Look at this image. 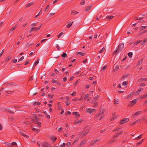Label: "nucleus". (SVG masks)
Here are the masks:
<instances>
[{
    "instance_id": "nucleus-21",
    "label": "nucleus",
    "mask_w": 147,
    "mask_h": 147,
    "mask_svg": "<svg viewBox=\"0 0 147 147\" xmlns=\"http://www.w3.org/2000/svg\"><path fill=\"white\" fill-rule=\"evenodd\" d=\"M83 121L82 119H80L79 120H76L75 121L74 123L76 124H78L80 123L81 122Z\"/></svg>"
},
{
    "instance_id": "nucleus-3",
    "label": "nucleus",
    "mask_w": 147,
    "mask_h": 147,
    "mask_svg": "<svg viewBox=\"0 0 147 147\" xmlns=\"http://www.w3.org/2000/svg\"><path fill=\"white\" fill-rule=\"evenodd\" d=\"M123 133V131H121L118 132L116 133L115 135L113 136V138H115L119 137H121V135Z\"/></svg>"
},
{
    "instance_id": "nucleus-30",
    "label": "nucleus",
    "mask_w": 147,
    "mask_h": 147,
    "mask_svg": "<svg viewBox=\"0 0 147 147\" xmlns=\"http://www.w3.org/2000/svg\"><path fill=\"white\" fill-rule=\"evenodd\" d=\"M143 17H138L137 18L136 20H140V22H143L144 21L143 20H142V19H143Z\"/></svg>"
},
{
    "instance_id": "nucleus-41",
    "label": "nucleus",
    "mask_w": 147,
    "mask_h": 147,
    "mask_svg": "<svg viewBox=\"0 0 147 147\" xmlns=\"http://www.w3.org/2000/svg\"><path fill=\"white\" fill-rule=\"evenodd\" d=\"M90 94H86L85 95L84 98V100H85L89 96Z\"/></svg>"
},
{
    "instance_id": "nucleus-10",
    "label": "nucleus",
    "mask_w": 147,
    "mask_h": 147,
    "mask_svg": "<svg viewBox=\"0 0 147 147\" xmlns=\"http://www.w3.org/2000/svg\"><path fill=\"white\" fill-rule=\"evenodd\" d=\"M5 111H6L9 113H10L12 114H14V112L13 111H11L8 108H6L5 109Z\"/></svg>"
},
{
    "instance_id": "nucleus-39",
    "label": "nucleus",
    "mask_w": 147,
    "mask_h": 147,
    "mask_svg": "<svg viewBox=\"0 0 147 147\" xmlns=\"http://www.w3.org/2000/svg\"><path fill=\"white\" fill-rule=\"evenodd\" d=\"M78 13V12L77 11H73L71 12V14L72 15H74Z\"/></svg>"
},
{
    "instance_id": "nucleus-36",
    "label": "nucleus",
    "mask_w": 147,
    "mask_h": 147,
    "mask_svg": "<svg viewBox=\"0 0 147 147\" xmlns=\"http://www.w3.org/2000/svg\"><path fill=\"white\" fill-rule=\"evenodd\" d=\"M140 121L139 119H138L136 121H135L133 123L131 124V125H135L136 124L137 122H138Z\"/></svg>"
},
{
    "instance_id": "nucleus-20",
    "label": "nucleus",
    "mask_w": 147,
    "mask_h": 147,
    "mask_svg": "<svg viewBox=\"0 0 147 147\" xmlns=\"http://www.w3.org/2000/svg\"><path fill=\"white\" fill-rule=\"evenodd\" d=\"M85 140H83L82 142H81L80 144L78 145V147H81L85 143Z\"/></svg>"
},
{
    "instance_id": "nucleus-51",
    "label": "nucleus",
    "mask_w": 147,
    "mask_h": 147,
    "mask_svg": "<svg viewBox=\"0 0 147 147\" xmlns=\"http://www.w3.org/2000/svg\"><path fill=\"white\" fill-rule=\"evenodd\" d=\"M11 59V57L9 56L7 57L6 59V61L8 62Z\"/></svg>"
},
{
    "instance_id": "nucleus-8",
    "label": "nucleus",
    "mask_w": 147,
    "mask_h": 147,
    "mask_svg": "<svg viewBox=\"0 0 147 147\" xmlns=\"http://www.w3.org/2000/svg\"><path fill=\"white\" fill-rule=\"evenodd\" d=\"M90 131V129H87L86 130V131H85L84 134H83V135L82 136V137H83L84 136H86V134H87Z\"/></svg>"
},
{
    "instance_id": "nucleus-48",
    "label": "nucleus",
    "mask_w": 147,
    "mask_h": 147,
    "mask_svg": "<svg viewBox=\"0 0 147 147\" xmlns=\"http://www.w3.org/2000/svg\"><path fill=\"white\" fill-rule=\"evenodd\" d=\"M147 41V37L145 38L143 41L141 45H142L143 44L145 43Z\"/></svg>"
},
{
    "instance_id": "nucleus-1",
    "label": "nucleus",
    "mask_w": 147,
    "mask_h": 147,
    "mask_svg": "<svg viewBox=\"0 0 147 147\" xmlns=\"http://www.w3.org/2000/svg\"><path fill=\"white\" fill-rule=\"evenodd\" d=\"M124 47V43H123L119 44L118 45V48L113 52V54L114 55L118 52L119 53L121 52L123 50Z\"/></svg>"
},
{
    "instance_id": "nucleus-33",
    "label": "nucleus",
    "mask_w": 147,
    "mask_h": 147,
    "mask_svg": "<svg viewBox=\"0 0 147 147\" xmlns=\"http://www.w3.org/2000/svg\"><path fill=\"white\" fill-rule=\"evenodd\" d=\"M79 139L78 137H76L74 139V142L72 143V144H74L76 143Z\"/></svg>"
},
{
    "instance_id": "nucleus-44",
    "label": "nucleus",
    "mask_w": 147,
    "mask_h": 147,
    "mask_svg": "<svg viewBox=\"0 0 147 147\" xmlns=\"http://www.w3.org/2000/svg\"><path fill=\"white\" fill-rule=\"evenodd\" d=\"M133 94V92L131 93L130 94H129L127 96V98H129L130 97H131L132 95Z\"/></svg>"
},
{
    "instance_id": "nucleus-57",
    "label": "nucleus",
    "mask_w": 147,
    "mask_h": 147,
    "mask_svg": "<svg viewBox=\"0 0 147 147\" xmlns=\"http://www.w3.org/2000/svg\"><path fill=\"white\" fill-rule=\"evenodd\" d=\"M84 3H85V1H84V0H82L81 2H80V4L81 5H84Z\"/></svg>"
},
{
    "instance_id": "nucleus-22",
    "label": "nucleus",
    "mask_w": 147,
    "mask_h": 147,
    "mask_svg": "<svg viewBox=\"0 0 147 147\" xmlns=\"http://www.w3.org/2000/svg\"><path fill=\"white\" fill-rule=\"evenodd\" d=\"M99 97V96L98 95H97L96 96H95L93 98V100H92V102H93L94 101H96V100L98 99Z\"/></svg>"
},
{
    "instance_id": "nucleus-6",
    "label": "nucleus",
    "mask_w": 147,
    "mask_h": 147,
    "mask_svg": "<svg viewBox=\"0 0 147 147\" xmlns=\"http://www.w3.org/2000/svg\"><path fill=\"white\" fill-rule=\"evenodd\" d=\"M43 145L44 147H52L47 142H45Z\"/></svg>"
},
{
    "instance_id": "nucleus-7",
    "label": "nucleus",
    "mask_w": 147,
    "mask_h": 147,
    "mask_svg": "<svg viewBox=\"0 0 147 147\" xmlns=\"http://www.w3.org/2000/svg\"><path fill=\"white\" fill-rule=\"evenodd\" d=\"M116 141L115 139L111 140H109L108 143V144H110L114 143Z\"/></svg>"
},
{
    "instance_id": "nucleus-23",
    "label": "nucleus",
    "mask_w": 147,
    "mask_h": 147,
    "mask_svg": "<svg viewBox=\"0 0 147 147\" xmlns=\"http://www.w3.org/2000/svg\"><path fill=\"white\" fill-rule=\"evenodd\" d=\"M73 23V22H72L70 23H69L67 24H65L66 25V27L67 28H69L72 25Z\"/></svg>"
},
{
    "instance_id": "nucleus-46",
    "label": "nucleus",
    "mask_w": 147,
    "mask_h": 147,
    "mask_svg": "<svg viewBox=\"0 0 147 147\" xmlns=\"http://www.w3.org/2000/svg\"><path fill=\"white\" fill-rule=\"evenodd\" d=\"M142 134L140 135L139 136H138L136 138V139L139 140L140 139H141L142 138Z\"/></svg>"
},
{
    "instance_id": "nucleus-37",
    "label": "nucleus",
    "mask_w": 147,
    "mask_h": 147,
    "mask_svg": "<svg viewBox=\"0 0 147 147\" xmlns=\"http://www.w3.org/2000/svg\"><path fill=\"white\" fill-rule=\"evenodd\" d=\"M143 140H144V139H142V140H141V141H140V142H138L136 144V145L137 146H138V145H140L142 143V142L143 141Z\"/></svg>"
},
{
    "instance_id": "nucleus-60",
    "label": "nucleus",
    "mask_w": 147,
    "mask_h": 147,
    "mask_svg": "<svg viewBox=\"0 0 147 147\" xmlns=\"http://www.w3.org/2000/svg\"><path fill=\"white\" fill-rule=\"evenodd\" d=\"M66 145L65 143H63L59 147H64Z\"/></svg>"
},
{
    "instance_id": "nucleus-52",
    "label": "nucleus",
    "mask_w": 147,
    "mask_h": 147,
    "mask_svg": "<svg viewBox=\"0 0 147 147\" xmlns=\"http://www.w3.org/2000/svg\"><path fill=\"white\" fill-rule=\"evenodd\" d=\"M48 96H49V98H51L52 97H53V96H54V94H48L47 95Z\"/></svg>"
},
{
    "instance_id": "nucleus-5",
    "label": "nucleus",
    "mask_w": 147,
    "mask_h": 147,
    "mask_svg": "<svg viewBox=\"0 0 147 147\" xmlns=\"http://www.w3.org/2000/svg\"><path fill=\"white\" fill-rule=\"evenodd\" d=\"M138 100V99H134L132 101H130V104H129V106L134 105L136 104V102Z\"/></svg>"
},
{
    "instance_id": "nucleus-9",
    "label": "nucleus",
    "mask_w": 147,
    "mask_h": 147,
    "mask_svg": "<svg viewBox=\"0 0 147 147\" xmlns=\"http://www.w3.org/2000/svg\"><path fill=\"white\" fill-rule=\"evenodd\" d=\"M20 133L22 135L25 137H26V138H28L29 137V136L24 134V132L23 131H20Z\"/></svg>"
},
{
    "instance_id": "nucleus-25",
    "label": "nucleus",
    "mask_w": 147,
    "mask_h": 147,
    "mask_svg": "<svg viewBox=\"0 0 147 147\" xmlns=\"http://www.w3.org/2000/svg\"><path fill=\"white\" fill-rule=\"evenodd\" d=\"M35 123L38 125L39 127H41L40 125L41 123L40 122H39L38 121V120H37L35 121Z\"/></svg>"
},
{
    "instance_id": "nucleus-11",
    "label": "nucleus",
    "mask_w": 147,
    "mask_h": 147,
    "mask_svg": "<svg viewBox=\"0 0 147 147\" xmlns=\"http://www.w3.org/2000/svg\"><path fill=\"white\" fill-rule=\"evenodd\" d=\"M129 76V74H126L125 75H123L122 77L121 80H123L124 79L126 78L128 76Z\"/></svg>"
},
{
    "instance_id": "nucleus-38",
    "label": "nucleus",
    "mask_w": 147,
    "mask_h": 147,
    "mask_svg": "<svg viewBox=\"0 0 147 147\" xmlns=\"http://www.w3.org/2000/svg\"><path fill=\"white\" fill-rule=\"evenodd\" d=\"M114 102H115V103L116 104H118L119 103V100L118 99H117V98H116V99H115V100H114Z\"/></svg>"
},
{
    "instance_id": "nucleus-42",
    "label": "nucleus",
    "mask_w": 147,
    "mask_h": 147,
    "mask_svg": "<svg viewBox=\"0 0 147 147\" xmlns=\"http://www.w3.org/2000/svg\"><path fill=\"white\" fill-rule=\"evenodd\" d=\"M32 130L34 131L39 132L40 131V130L39 129L35 128H33L32 129Z\"/></svg>"
},
{
    "instance_id": "nucleus-50",
    "label": "nucleus",
    "mask_w": 147,
    "mask_h": 147,
    "mask_svg": "<svg viewBox=\"0 0 147 147\" xmlns=\"http://www.w3.org/2000/svg\"><path fill=\"white\" fill-rule=\"evenodd\" d=\"M61 56L62 57H65L67 56V54L65 53H63Z\"/></svg>"
},
{
    "instance_id": "nucleus-43",
    "label": "nucleus",
    "mask_w": 147,
    "mask_h": 147,
    "mask_svg": "<svg viewBox=\"0 0 147 147\" xmlns=\"http://www.w3.org/2000/svg\"><path fill=\"white\" fill-rule=\"evenodd\" d=\"M120 128L119 127H118L117 128H116L113 130L112 131L113 132H116L118 131L120 129Z\"/></svg>"
},
{
    "instance_id": "nucleus-63",
    "label": "nucleus",
    "mask_w": 147,
    "mask_h": 147,
    "mask_svg": "<svg viewBox=\"0 0 147 147\" xmlns=\"http://www.w3.org/2000/svg\"><path fill=\"white\" fill-rule=\"evenodd\" d=\"M49 5H48L47 6V7H46V9H45V11H48V9H49Z\"/></svg>"
},
{
    "instance_id": "nucleus-34",
    "label": "nucleus",
    "mask_w": 147,
    "mask_h": 147,
    "mask_svg": "<svg viewBox=\"0 0 147 147\" xmlns=\"http://www.w3.org/2000/svg\"><path fill=\"white\" fill-rule=\"evenodd\" d=\"M15 83L14 82H11V83H9L6 84L7 86H11L13 85H14Z\"/></svg>"
},
{
    "instance_id": "nucleus-4",
    "label": "nucleus",
    "mask_w": 147,
    "mask_h": 147,
    "mask_svg": "<svg viewBox=\"0 0 147 147\" xmlns=\"http://www.w3.org/2000/svg\"><path fill=\"white\" fill-rule=\"evenodd\" d=\"M106 110L105 109H102L98 113L96 114V117H99L101 114L103 113Z\"/></svg>"
},
{
    "instance_id": "nucleus-16",
    "label": "nucleus",
    "mask_w": 147,
    "mask_h": 147,
    "mask_svg": "<svg viewBox=\"0 0 147 147\" xmlns=\"http://www.w3.org/2000/svg\"><path fill=\"white\" fill-rule=\"evenodd\" d=\"M147 80V79L146 78H141L140 79H139L138 80V81L139 82H143V81H146Z\"/></svg>"
},
{
    "instance_id": "nucleus-28",
    "label": "nucleus",
    "mask_w": 147,
    "mask_h": 147,
    "mask_svg": "<svg viewBox=\"0 0 147 147\" xmlns=\"http://www.w3.org/2000/svg\"><path fill=\"white\" fill-rule=\"evenodd\" d=\"M142 112V111H138L136 113H135L133 115H134L136 116L138 115H139L140 113Z\"/></svg>"
},
{
    "instance_id": "nucleus-64",
    "label": "nucleus",
    "mask_w": 147,
    "mask_h": 147,
    "mask_svg": "<svg viewBox=\"0 0 147 147\" xmlns=\"http://www.w3.org/2000/svg\"><path fill=\"white\" fill-rule=\"evenodd\" d=\"M17 60L16 59H13L12 60V62L13 63H16L17 62Z\"/></svg>"
},
{
    "instance_id": "nucleus-13",
    "label": "nucleus",
    "mask_w": 147,
    "mask_h": 147,
    "mask_svg": "<svg viewBox=\"0 0 147 147\" xmlns=\"http://www.w3.org/2000/svg\"><path fill=\"white\" fill-rule=\"evenodd\" d=\"M92 5H91L90 6H89L88 7H86V9L85 10V11L86 12H87L89 10H90L91 9V8L92 7Z\"/></svg>"
},
{
    "instance_id": "nucleus-58",
    "label": "nucleus",
    "mask_w": 147,
    "mask_h": 147,
    "mask_svg": "<svg viewBox=\"0 0 147 147\" xmlns=\"http://www.w3.org/2000/svg\"><path fill=\"white\" fill-rule=\"evenodd\" d=\"M45 117L46 118H47L48 119H49L50 118V116L49 115H48L47 114H46V115H45Z\"/></svg>"
},
{
    "instance_id": "nucleus-54",
    "label": "nucleus",
    "mask_w": 147,
    "mask_h": 147,
    "mask_svg": "<svg viewBox=\"0 0 147 147\" xmlns=\"http://www.w3.org/2000/svg\"><path fill=\"white\" fill-rule=\"evenodd\" d=\"M36 28L34 27V28H31V29H30V32H31L33 30H35V29H36Z\"/></svg>"
},
{
    "instance_id": "nucleus-29",
    "label": "nucleus",
    "mask_w": 147,
    "mask_h": 147,
    "mask_svg": "<svg viewBox=\"0 0 147 147\" xmlns=\"http://www.w3.org/2000/svg\"><path fill=\"white\" fill-rule=\"evenodd\" d=\"M72 113L74 115H75L76 116H77V118L80 116V115H79L78 112H73Z\"/></svg>"
},
{
    "instance_id": "nucleus-53",
    "label": "nucleus",
    "mask_w": 147,
    "mask_h": 147,
    "mask_svg": "<svg viewBox=\"0 0 147 147\" xmlns=\"http://www.w3.org/2000/svg\"><path fill=\"white\" fill-rule=\"evenodd\" d=\"M33 43H27L26 44V46L28 47H30L32 45Z\"/></svg>"
},
{
    "instance_id": "nucleus-14",
    "label": "nucleus",
    "mask_w": 147,
    "mask_h": 147,
    "mask_svg": "<svg viewBox=\"0 0 147 147\" xmlns=\"http://www.w3.org/2000/svg\"><path fill=\"white\" fill-rule=\"evenodd\" d=\"M5 92L7 94H12L14 92V91H8V90H6L5 91Z\"/></svg>"
},
{
    "instance_id": "nucleus-26",
    "label": "nucleus",
    "mask_w": 147,
    "mask_h": 147,
    "mask_svg": "<svg viewBox=\"0 0 147 147\" xmlns=\"http://www.w3.org/2000/svg\"><path fill=\"white\" fill-rule=\"evenodd\" d=\"M143 59H141L138 62L137 64V65L138 66H139L140 65H141L143 62Z\"/></svg>"
},
{
    "instance_id": "nucleus-55",
    "label": "nucleus",
    "mask_w": 147,
    "mask_h": 147,
    "mask_svg": "<svg viewBox=\"0 0 147 147\" xmlns=\"http://www.w3.org/2000/svg\"><path fill=\"white\" fill-rule=\"evenodd\" d=\"M56 47L58 51L60 50V48L58 45L57 44L56 45Z\"/></svg>"
},
{
    "instance_id": "nucleus-32",
    "label": "nucleus",
    "mask_w": 147,
    "mask_h": 147,
    "mask_svg": "<svg viewBox=\"0 0 147 147\" xmlns=\"http://www.w3.org/2000/svg\"><path fill=\"white\" fill-rule=\"evenodd\" d=\"M87 112H88L90 114H91L92 113V110L90 108H88L86 109Z\"/></svg>"
},
{
    "instance_id": "nucleus-59",
    "label": "nucleus",
    "mask_w": 147,
    "mask_h": 147,
    "mask_svg": "<svg viewBox=\"0 0 147 147\" xmlns=\"http://www.w3.org/2000/svg\"><path fill=\"white\" fill-rule=\"evenodd\" d=\"M127 82L125 81V82H123V83H122V85H124V86L126 85H127Z\"/></svg>"
},
{
    "instance_id": "nucleus-19",
    "label": "nucleus",
    "mask_w": 147,
    "mask_h": 147,
    "mask_svg": "<svg viewBox=\"0 0 147 147\" xmlns=\"http://www.w3.org/2000/svg\"><path fill=\"white\" fill-rule=\"evenodd\" d=\"M142 42V40H138V41H136L134 42L133 43L134 45H137L140 42Z\"/></svg>"
},
{
    "instance_id": "nucleus-49",
    "label": "nucleus",
    "mask_w": 147,
    "mask_h": 147,
    "mask_svg": "<svg viewBox=\"0 0 147 147\" xmlns=\"http://www.w3.org/2000/svg\"><path fill=\"white\" fill-rule=\"evenodd\" d=\"M147 27V26H141L140 28V29L141 30H144V29L146 28Z\"/></svg>"
},
{
    "instance_id": "nucleus-56",
    "label": "nucleus",
    "mask_w": 147,
    "mask_h": 147,
    "mask_svg": "<svg viewBox=\"0 0 147 147\" xmlns=\"http://www.w3.org/2000/svg\"><path fill=\"white\" fill-rule=\"evenodd\" d=\"M63 34V33L62 32L60 33L59 35H58L57 36L58 38H59Z\"/></svg>"
},
{
    "instance_id": "nucleus-24",
    "label": "nucleus",
    "mask_w": 147,
    "mask_h": 147,
    "mask_svg": "<svg viewBox=\"0 0 147 147\" xmlns=\"http://www.w3.org/2000/svg\"><path fill=\"white\" fill-rule=\"evenodd\" d=\"M78 54H80V56H83L85 55V53H82L81 52H78L77 53L76 55H78Z\"/></svg>"
},
{
    "instance_id": "nucleus-61",
    "label": "nucleus",
    "mask_w": 147,
    "mask_h": 147,
    "mask_svg": "<svg viewBox=\"0 0 147 147\" xmlns=\"http://www.w3.org/2000/svg\"><path fill=\"white\" fill-rule=\"evenodd\" d=\"M24 58V57L23 56L18 61H20L23 60Z\"/></svg>"
},
{
    "instance_id": "nucleus-2",
    "label": "nucleus",
    "mask_w": 147,
    "mask_h": 147,
    "mask_svg": "<svg viewBox=\"0 0 147 147\" xmlns=\"http://www.w3.org/2000/svg\"><path fill=\"white\" fill-rule=\"evenodd\" d=\"M129 121V119L128 118H125L119 122V124L121 125Z\"/></svg>"
},
{
    "instance_id": "nucleus-31",
    "label": "nucleus",
    "mask_w": 147,
    "mask_h": 147,
    "mask_svg": "<svg viewBox=\"0 0 147 147\" xmlns=\"http://www.w3.org/2000/svg\"><path fill=\"white\" fill-rule=\"evenodd\" d=\"M127 55L129 58H131L132 57L133 53L132 52H129L127 53Z\"/></svg>"
},
{
    "instance_id": "nucleus-15",
    "label": "nucleus",
    "mask_w": 147,
    "mask_h": 147,
    "mask_svg": "<svg viewBox=\"0 0 147 147\" xmlns=\"http://www.w3.org/2000/svg\"><path fill=\"white\" fill-rule=\"evenodd\" d=\"M143 90V89H142L141 88H139L138 90H137L136 92H135V94L136 95H138L140 92L142 90Z\"/></svg>"
},
{
    "instance_id": "nucleus-27",
    "label": "nucleus",
    "mask_w": 147,
    "mask_h": 147,
    "mask_svg": "<svg viewBox=\"0 0 147 147\" xmlns=\"http://www.w3.org/2000/svg\"><path fill=\"white\" fill-rule=\"evenodd\" d=\"M93 102H94V103L93 106V107H96L98 105V102H96V101H94Z\"/></svg>"
},
{
    "instance_id": "nucleus-12",
    "label": "nucleus",
    "mask_w": 147,
    "mask_h": 147,
    "mask_svg": "<svg viewBox=\"0 0 147 147\" xmlns=\"http://www.w3.org/2000/svg\"><path fill=\"white\" fill-rule=\"evenodd\" d=\"M18 26V24H16L11 28L10 30V32H12Z\"/></svg>"
},
{
    "instance_id": "nucleus-35",
    "label": "nucleus",
    "mask_w": 147,
    "mask_h": 147,
    "mask_svg": "<svg viewBox=\"0 0 147 147\" xmlns=\"http://www.w3.org/2000/svg\"><path fill=\"white\" fill-rule=\"evenodd\" d=\"M114 16H107L106 17V18L109 19V20H110L112 18H113Z\"/></svg>"
},
{
    "instance_id": "nucleus-47",
    "label": "nucleus",
    "mask_w": 147,
    "mask_h": 147,
    "mask_svg": "<svg viewBox=\"0 0 147 147\" xmlns=\"http://www.w3.org/2000/svg\"><path fill=\"white\" fill-rule=\"evenodd\" d=\"M95 143V141L94 140L92 141L90 144V146H92Z\"/></svg>"
},
{
    "instance_id": "nucleus-17",
    "label": "nucleus",
    "mask_w": 147,
    "mask_h": 147,
    "mask_svg": "<svg viewBox=\"0 0 147 147\" xmlns=\"http://www.w3.org/2000/svg\"><path fill=\"white\" fill-rule=\"evenodd\" d=\"M33 3H34V2H30L29 3L26 4L25 5V7L26 8H27V7H30V6H31V5H32Z\"/></svg>"
},
{
    "instance_id": "nucleus-62",
    "label": "nucleus",
    "mask_w": 147,
    "mask_h": 147,
    "mask_svg": "<svg viewBox=\"0 0 147 147\" xmlns=\"http://www.w3.org/2000/svg\"><path fill=\"white\" fill-rule=\"evenodd\" d=\"M71 145V143L70 142H69L67 144L66 147H68L70 146Z\"/></svg>"
},
{
    "instance_id": "nucleus-18",
    "label": "nucleus",
    "mask_w": 147,
    "mask_h": 147,
    "mask_svg": "<svg viewBox=\"0 0 147 147\" xmlns=\"http://www.w3.org/2000/svg\"><path fill=\"white\" fill-rule=\"evenodd\" d=\"M51 139L53 141L52 142H54L56 140L57 138L53 136H52L51 137Z\"/></svg>"
},
{
    "instance_id": "nucleus-40",
    "label": "nucleus",
    "mask_w": 147,
    "mask_h": 147,
    "mask_svg": "<svg viewBox=\"0 0 147 147\" xmlns=\"http://www.w3.org/2000/svg\"><path fill=\"white\" fill-rule=\"evenodd\" d=\"M6 145L9 147H12L13 146V144H12V143H7Z\"/></svg>"
},
{
    "instance_id": "nucleus-45",
    "label": "nucleus",
    "mask_w": 147,
    "mask_h": 147,
    "mask_svg": "<svg viewBox=\"0 0 147 147\" xmlns=\"http://www.w3.org/2000/svg\"><path fill=\"white\" fill-rule=\"evenodd\" d=\"M41 103L40 102H35L34 103V105H39Z\"/></svg>"
}]
</instances>
